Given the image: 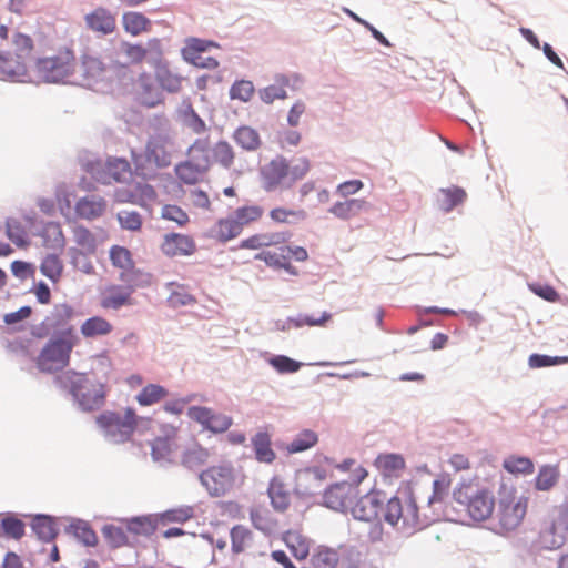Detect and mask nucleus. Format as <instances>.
<instances>
[{"instance_id": "obj_53", "label": "nucleus", "mask_w": 568, "mask_h": 568, "mask_svg": "<svg viewBox=\"0 0 568 568\" xmlns=\"http://www.w3.org/2000/svg\"><path fill=\"white\" fill-rule=\"evenodd\" d=\"M337 562V552L326 546H320L318 550L311 557L313 568H336Z\"/></svg>"}, {"instance_id": "obj_44", "label": "nucleus", "mask_w": 568, "mask_h": 568, "mask_svg": "<svg viewBox=\"0 0 568 568\" xmlns=\"http://www.w3.org/2000/svg\"><path fill=\"white\" fill-rule=\"evenodd\" d=\"M159 523L166 525L170 523L184 524L194 517V508L190 505H182L176 508H170L156 514Z\"/></svg>"}, {"instance_id": "obj_30", "label": "nucleus", "mask_w": 568, "mask_h": 568, "mask_svg": "<svg viewBox=\"0 0 568 568\" xmlns=\"http://www.w3.org/2000/svg\"><path fill=\"white\" fill-rule=\"evenodd\" d=\"M213 48H221V45L219 42L211 39L189 37L185 39V44L181 49V55L184 61H193L201 57L202 53Z\"/></svg>"}, {"instance_id": "obj_43", "label": "nucleus", "mask_w": 568, "mask_h": 568, "mask_svg": "<svg viewBox=\"0 0 568 568\" xmlns=\"http://www.w3.org/2000/svg\"><path fill=\"white\" fill-rule=\"evenodd\" d=\"M101 532L109 548L112 550L124 546H131L126 532L120 526L105 524L102 526Z\"/></svg>"}, {"instance_id": "obj_8", "label": "nucleus", "mask_w": 568, "mask_h": 568, "mask_svg": "<svg viewBox=\"0 0 568 568\" xmlns=\"http://www.w3.org/2000/svg\"><path fill=\"white\" fill-rule=\"evenodd\" d=\"M186 415L190 419L197 423L203 432H210L214 435L227 432L233 425L232 416L216 412L207 406L192 405L187 408Z\"/></svg>"}, {"instance_id": "obj_36", "label": "nucleus", "mask_w": 568, "mask_h": 568, "mask_svg": "<svg viewBox=\"0 0 568 568\" xmlns=\"http://www.w3.org/2000/svg\"><path fill=\"white\" fill-rule=\"evenodd\" d=\"M112 324L100 315L87 318L80 326V333L85 338L104 336L112 332Z\"/></svg>"}, {"instance_id": "obj_29", "label": "nucleus", "mask_w": 568, "mask_h": 568, "mask_svg": "<svg viewBox=\"0 0 568 568\" xmlns=\"http://www.w3.org/2000/svg\"><path fill=\"white\" fill-rule=\"evenodd\" d=\"M154 75L162 90L169 93H176L181 90L184 78L173 73L165 60L154 65Z\"/></svg>"}, {"instance_id": "obj_19", "label": "nucleus", "mask_w": 568, "mask_h": 568, "mask_svg": "<svg viewBox=\"0 0 568 568\" xmlns=\"http://www.w3.org/2000/svg\"><path fill=\"white\" fill-rule=\"evenodd\" d=\"M133 293L132 285L111 284L105 290V295L101 300V306L120 310L122 306L132 305Z\"/></svg>"}, {"instance_id": "obj_28", "label": "nucleus", "mask_w": 568, "mask_h": 568, "mask_svg": "<svg viewBox=\"0 0 568 568\" xmlns=\"http://www.w3.org/2000/svg\"><path fill=\"white\" fill-rule=\"evenodd\" d=\"M156 514L133 516L126 519V531L136 536L150 537L159 526Z\"/></svg>"}, {"instance_id": "obj_13", "label": "nucleus", "mask_w": 568, "mask_h": 568, "mask_svg": "<svg viewBox=\"0 0 568 568\" xmlns=\"http://www.w3.org/2000/svg\"><path fill=\"white\" fill-rule=\"evenodd\" d=\"M290 173V162L282 155L277 154L267 164L260 169V175L263 180V189L266 192L274 191Z\"/></svg>"}, {"instance_id": "obj_58", "label": "nucleus", "mask_w": 568, "mask_h": 568, "mask_svg": "<svg viewBox=\"0 0 568 568\" xmlns=\"http://www.w3.org/2000/svg\"><path fill=\"white\" fill-rule=\"evenodd\" d=\"M254 93L253 82L250 80L241 79L235 80L229 91L231 100H239L241 102H247L251 100Z\"/></svg>"}, {"instance_id": "obj_40", "label": "nucleus", "mask_w": 568, "mask_h": 568, "mask_svg": "<svg viewBox=\"0 0 568 568\" xmlns=\"http://www.w3.org/2000/svg\"><path fill=\"white\" fill-rule=\"evenodd\" d=\"M375 466L381 469L384 476L403 470L406 466L405 458L399 453H381L375 458Z\"/></svg>"}, {"instance_id": "obj_32", "label": "nucleus", "mask_w": 568, "mask_h": 568, "mask_svg": "<svg viewBox=\"0 0 568 568\" xmlns=\"http://www.w3.org/2000/svg\"><path fill=\"white\" fill-rule=\"evenodd\" d=\"M281 539L296 560L301 561L308 557V539L304 537L301 532L288 529L282 534Z\"/></svg>"}, {"instance_id": "obj_37", "label": "nucleus", "mask_w": 568, "mask_h": 568, "mask_svg": "<svg viewBox=\"0 0 568 568\" xmlns=\"http://www.w3.org/2000/svg\"><path fill=\"white\" fill-rule=\"evenodd\" d=\"M503 468L510 475L528 476L535 471L534 460L528 456L509 455L503 462Z\"/></svg>"}, {"instance_id": "obj_54", "label": "nucleus", "mask_w": 568, "mask_h": 568, "mask_svg": "<svg viewBox=\"0 0 568 568\" xmlns=\"http://www.w3.org/2000/svg\"><path fill=\"white\" fill-rule=\"evenodd\" d=\"M109 258L111 261L112 266L115 268L122 270V272L128 267L132 266L133 258L130 250L122 245H112L109 250Z\"/></svg>"}, {"instance_id": "obj_27", "label": "nucleus", "mask_w": 568, "mask_h": 568, "mask_svg": "<svg viewBox=\"0 0 568 568\" xmlns=\"http://www.w3.org/2000/svg\"><path fill=\"white\" fill-rule=\"evenodd\" d=\"M560 469L558 464H542L538 468V473L532 480L535 490L549 491L560 479Z\"/></svg>"}, {"instance_id": "obj_7", "label": "nucleus", "mask_w": 568, "mask_h": 568, "mask_svg": "<svg viewBox=\"0 0 568 568\" xmlns=\"http://www.w3.org/2000/svg\"><path fill=\"white\" fill-rule=\"evenodd\" d=\"M199 481L206 489L210 497H222L234 483L233 466L230 463L209 466L199 473Z\"/></svg>"}, {"instance_id": "obj_14", "label": "nucleus", "mask_w": 568, "mask_h": 568, "mask_svg": "<svg viewBox=\"0 0 568 568\" xmlns=\"http://www.w3.org/2000/svg\"><path fill=\"white\" fill-rule=\"evenodd\" d=\"M398 494L407 504V511L402 516L403 525L410 530V532L424 529L427 524L423 523L419 518V507L415 497L413 481H402L398 487Z\"/></svg>"}, {"instance_id": "obj_55", "label": "nucleus", "mask_w": 568, "mask_h": 568, "mask_svg": "<svg viewBox=\"0 0 568 568\" xmlns=\"http://www.w3.org/2000/svg\"><path fill=\"white\" fill-rule=\"evenodd\" d=\"M252 536L253 534L247 527L243 525L233 526L230 530L232 552L235 555L243 552L245 549V541L251 539Z\"/></svg>"}, {"instance_id": "obj_9", "label": "nucleus", "mask_w": 568, "mask_h": 568, "mask_svg": "<svg viewBox=\"0 0 568 568\" xmlns=\"http://www.w3.org/2000/svg\"><path fill=\"white\" fill-rule=\"evenodd\" d=\"M528 497L521 496L515 501L514 493L510 491L499 498L498 517L501 529L513 531L521 524L527 513Z\"/></svg>"}, {"instance_id": "obj_35", "label": "nucleus", "mask_w": 568, "mask_h": 568, "mask_svg": "<svg viewBox=\"0 0 568 568\" xmlns=\"http://www.w3.org/2000/svg\"><path fill=\"white\" fill-rule=\"evenodd\" d=\"M2 536L8 539L20 540L26 535V524L16 513L7 511L2 514L0 520Z\"/></svg>"}, {"instance_id": "obj_42", "label": "nucleus", "mask_w": 568, "mask_h": 568, "mask_svg": "<svg viewBox=\"0 0 568 568\" xmlns=\"http://www.w3.org/2000/svg\"><path fill=\"white\" fill-rule=\"evenodd\" d=\"M169 395V389L160 384L150 383L142 387L135 399L140 406H151Z\"/></svg>"}, {"instance_id": "obj_24", "label": "nucleus", "mask_w": 568, "mask_h": 568, "mask_svg": "<svg viewBox=\"0 0 568 568\" xmlns=\"http://www.w3.org/2000/svg\"><path fill=\"white\" fill-rule=\"evenodd\" d=\"M371 204L364 199H347L335 202L328 212L335 217L347 221L363 211H368Z\"/></svg>"}, {"instance_id": "obj_1", "label": "nucleus", "mask_w": 568, "mask_h": 568, "mask_svg": "<svg viewBox=\"0 0 568 568\" xmlns=\"http://www.w3.org/2000/svg\"><path fill=\"white\" fill-rule=\"evenodd\" d=\"M73 316L74 308L68 303L55 304L50 312L53 331L36 358L41 373H57L70 365L72 349L79 342L74 326L69 325Z\"/></svg>"}, {"instance_id": "obj_46", "label": "nucleus", "mask_w": 568, "mask_h": 568, "mask_svg": "<svg viewBox=\"0 0 568 568\" xmlns=\"http://www.w3.org/2000/svg\"><path fill=\"white\" fill-rule=\"evenodd\" d=\"M6 235L20 248H24L30 244V239L24 227L13 217H8L6 220Z\"/></svg>"}, {"instance_id": "obj_34", "label": "nucleus", "mask_w": 568, "mask_h": 568, "mask_svg": "<svg viewBox=\"0 0 568 568\" xmlns=\"http://www.w3.org/2000/svg\"><path fill=\"white\" fill-rule=\"evenodd\" d=\"M122 27L132 37L150 31L152 21L142 12L125 11L122 14Z\"/></svg>"}, {"instance_id": "obj_51", "label": "nucleus", "mask_w": 568, "mask_h": 568, "mask_svg": "<svg viewBox=\"0 0 568 568\" xmlns=\"http://www.w3.org/2000/svg\"><path fill=\"white\" fill-rule=\"evenodd\" d=\"M402 499L403 497L397 491L386 501V504L384 503L383 518L384 521L390 525L392 527H395L403 516Z\"/></svg>"}, {"instance_id": "obj_4", "label": "nucleus", "mask_w": 568, "mask_h": 568, "mask_svg": "<svg viewBox=\"0 0 568 568\" xmlns=\"http://www.w3.org/2000/svg\"><path fill=\"white\" fill-rule=\"evenodd\" d=\"M151 417L139 416L131 406L124 408L123 416L115 410H103L95 417V423L106 438L119 436L118 443L131 440L139 426H146Z\"/></svg>"}, {"instance_id": "obj_3", "label": "nucleus", "mask_w": 568, "mask_h": 568, "mask_svg": "<svg viewBox=\"0 0 568 568\" xmlns=\"http://www.w3.org/2000/svg\"><path fill=\"white\" fill-rule=\"evenodd\" d=\"M495 507V497L486 487H479L471 480L463 479L453 489L452 500L446 501L444 514L449 521H460V513H465L474 521L488 519Z\"/></svg>"}, {"instance_id": "obj_61", "label": "nucleus", "mask_w": 568, "mask_h": 568, "mask_svg": "<svg viewBox=\"0 0 568 568\" xmlns=\"http://www.w3.org/2000/svg\"><path fill=\"white\" fill-rule=\"evenodd\" d=\"M73 233L78 245L85 247L89 254L95 253L97 240L87 226L79 224L73 229Z\"/></svg>"}, {"instance_id": "obj_18", "label": "nucleus", "mask_w": 568, "mask_h": 568, "mask_svg": "<svg viewBox=\"0 0 568 568\" xmlns=\"http://www.w3.org/2000/svg\"><path fill=\"white\" fill-rule=\"evenodd\" d=\"M70 523L64 527V532L73 537L83 547H95L99 544V537L88 520L77 517H70Z\"/></svg>"}, {"instance_id": "obj_22", "label": "nucleus", "mask_w": 568, "mask_h": 568, "mask_svg": "<svg viewBox=\"0 0 568 568\" xmlns=\"http://www.w3.org/2000/svg\"><path fill=\"white\" fill-rule=\"evenodd\" d=\"M568 532V497L560 504L558 508L557 519L551 524L549 534L552 536L551 541L547 546L549 549L560 548L565 540V534Z\"/></svg>"}, {"instance_id": "obj_17", "label": "nucleus", "mask_w": 568, "mask_h": 568, "mask_svg": "<svg viewBox=\"0 0 568 568\" xmlns=\"http://www.w3.org/2000/svg\"><path fill=\"white\" fill-rule=\"evenodd\" d=\"M89 30L102 36L111 34L116 28V21L111 11L104 7H98L84 16Z\"/></svg>"}, {"instance_id": "obj_26", "label": "nucleus", "mask_w": 568, "mask_h": 568, "mask_svg": "<svg viewBox=\"0 0 568 568\" xmlns=\"http://www.w3.org/2000/svg\"><path fill=\"white\" fill-rule=\"evenodd\" d=\"M210 452L201 444L195 443L192 448H186L181 455V465L190 471L199 475L202 467L207 463Z\"/></svg>"}, {"instance_id": "obj_16", "label": "nucleus", "mask_w": 568, "mask_h": 568, "mask_svg": "<svg viewBox=\"0 0 568 568\" xmlns=\"http://www.w3.org/2000/svg\"><path fill=\"white\" fill-rule=\"evenodd\" d=\"M27 516L31 517L30 528L39 541L43 544L55 541L60 535V527L55 516L44 513Z\"/></svg>"}, {"instance_id": "obj_41", "label": "nucleus", "mask_w": 568, "mask_h": 568, "mask_svg": "<svg viewBox=\"0 0 568 568\" xmlns=\"http://www.w3.org/2000/svg\"><path fill=\"white\" fill-rule=\"evenodd\" d=\"M39 268L43 276L55 284L62 276L64 265L58 253H49L42 258Z\"/></svg>"}, {"instance_id": "obj_11", "label": "nucleus", "mask_w": 568, "mask_h": 568, "mask_svg": "<svg viewBox=\"0 0 568 568\" xmlns=\"http://www.w3.org/2000/svg\"><path fill=\"white\" fill-rule=\"evenodd\" d=\"M385 494L382 490L372 488L366 494H358L351 514L354 519L371 523L379 518L383 511Z\"/></svg>"}, {"instance_id": "obj_62", "label": "nucleus", "mask_w": 568, "mask_h": 568, "mask_svg": "<svg viewBox=\"0 0 568 568\" xmlns=\"http://www.w3.org/2000/svg\"><path fill=\"white\" fill-rule=\"evenodd\" d=\"M528 288L531 293L549 303L558 302L560 298L558 291L549 283L531 282L528 283Z\"/></svg>"}, {"instance_id": "obj_48", "label": "nucleus", "mask_w": 568, "mask_h": 568, "mask_svg": "<svg viewBox=\"0 0 568 568\" xmlns=\"http://www.w3.org/2000/svg\"><path fill=\"white\" fill-rule=\"evenodd\" d=\"M440 191L444 194V199L439 207L445 213H448L458 205L463 204L467 197L466 191L457 185L447 189H442Z\"/></svg>"}, {"instance_id": "obj_25", "label": "nucleus", "mask_w": 568, "mask_h": 568, "mask_svg": "<svg viewBox=\"0 0 568 568\" xmlns=\"http://www.w3.org/2000/svg\"><path fill=\"white\" fill-rule=\"evenodd\" d=\"M41 236L43 244L52 250H58L60 253L65 246V236L63 234L60 222L49 221L42 223L41 229L37 232Z\"/></svg>"}, {"instance_id": "obj_20", "label": "nucleus", "mask_w": 568, "mask_h": 568, "mask_svg": "<svg viewBox=\"0 0 568 568\" xmlns=\"http://www.w3.org/2000/svg\"><path fill=\"white\" fill-rule=\"evenodd\" d=\"M251 446L256 462L270 465L276 459V453L272 447V436L266 429L257 430L251 437Z\"/></svg>"}, {"instance_id": "obj_45", "label": "nucleus", "mask_w": 568, "mask_h": 568, "mask_svg": "<svg viewBox=\"0 0 568 568\" xmlns=\"http://www.w3.org/2000/svg\"><path fill=\"white\" fill-rule=\"evenodd\" d=\"M267 363L281 375L294 374L304 365V363L284 354L272 355Z\"/></svg>"}, {"instance_id": "obj_10", "label": "nucleus", "mask_w": 568, "mask_h": 568, "mask_svg": "<svg viewBox=\"0 0 568 568\" xmlns=\"http://www.w3.org/2000/svg\"><path fill=\"white\" fill-rule=\"evenodd\" d=\"M355 495L346 481H335L327 485L323 491L322 500L317 503L329 510L346 515L355 504Z\"/></svg>"}, {"instance_id": "obj_31", "label": "nucleus", "mask_w": 568, "mask_h": 568, "mask_svg": "<svg viewBox=\"0 0 568 568\" xmlns=\"http://www.w3.org/2000/svg\"><path fill=\"white\" fill-rule=\"evenodd\" d=\"M174 172L182 183L195 185L201 180L200 175L207 172V163L194 164L192 160H184L175 164Z\"/></svg>"}, {"instance_id": "obj_39", "label": "nucleus", "mask_w": 568, "mask_h": 568, "mask_svg": "<svg viewBox=\"0 0 568 568\" xmlns=\"http://www.w3.org/2000/svg\"><path fill=\"white\" fill-rule=\"evenodd\" d=\"M318 443V435L313 429H302L298 432L291 443L286 446V452L290 455L298 454L308 450Z\"/></svg>"}, {"instance_id": "obj_47", "label": "nucleus", "mask_w": 568, "mask_h": 568, "mask_svg": "<svg viewBox=\"0 0 568 568\" xmlns=\"http://www.w3.org/2000/svg\"><path fill=\"white\" fill-rule=\"evenodd\" d=\"M145 160L153 162L156 168L164 169L171 164V155L165 148L153 141H149L145 146Z\"/></svg>"}, {"instance_id": "obj_56", "label": "nucleus", "mask_w": 568, "mask_h": 568, "mask_svg": "<svg viewBox=\"0 0 568 568\" xmlns=\"http://www.w3.org/2000/svg\"><path fill=\"white\" fill-rule=\"evenodd\" d=\"M212 155L215 162L223 168L230 169L234 162V151L231 144L225 140H220L212 148Z\"/></svg>"}, {"instance_id": "obj_5", "label": "nucleus", "mask_w": 568, "mask_h": 568, "mask_svg": "<svg viewBox=\"0 0 568 568\" xmlns=\"http://www.w3.org/2000/svg\"><path fill=\"white\" fill-rule=\"evenodd\" d=\"M110 68L100 55L88 47L80 50L77 60L75 74L80 77V84L91 90H112V77L109 75Z\"/></svg>"}, {"instance_id": "obj_38", "label": "nucleus", "mask_w": 568, "mask_h": 568, "mask_svg": "<svg viewBox=\"0 0 568 568\" xmlns=\"http://www.w3.org/2000/svg\"><path fill=\"white\" fill-rule=\"evenodd\" d=\"M233 140L245 151H255L261 144V136L257 130L248 125H240L233 132Z\"/></svg>"}, {"instance_id": "obj_21", "label": "nucleus", "mask_w": 568, "mask_h": 568, "mask_svg": "<svg viewBox=\"0 0 568 568\" xmlns=\"http://www.w3.org/2000/svg\"><path fill=\"white\" fill-rule=\"evenodd\" d=\"M106 210V201L99 196L95 199L94 196H82L80 197L74 205L75 216L83 220H95L103 215Z\"/></svg>"}, {"instance_id": "obj_33", "label": "nucleus", "mask_w": 568, "mask_h": 568, "mask_svg": "<svg viewBox=\"0 0 568 568\" xmlns=\"http://www.w3.org/2000/svg\"><path fill=\"white\" fill-rule=\"evenodd\" d=\"M267 496L275 511L284 513L290 507V494L285 490L284 483L277 476L271 478L267 487Z\"/></svg>"}, {"instance_id": "obj_2", "label": "nucleus", "mask_w": 568, "mask_h": 568, "mask_svg": "<svg viewBox=\"0 0 568 568\" xmlns=\"http://www.w3.org/2000/svg\"><path fill=\"white\" fill-rule=\"evenodd\" d=\"M53 374L54 386L61 393L70 395L79 410L90 413L104 406L108 396L106 383L94 374L64 368Z\"/></svg>"}, {"instance_id": "obj_23", "label": "nucleus", "mask_w": 568, "mask_h": 568, "mask_svg": "<svg viewBox=\"0 0 568 568\" xmlns=\"http://www.w3.org/2000/svg\"><path fill=\"white\" fill-rule=\"evenodd\" d=\"M139 84L141 87V92L139 95V103L146 108H155L164 101V97L162 93V89L159 90L150 73L142 72L139 75Z\"/></svg>"}, {"instance_id": "obj_6", "label": "nucleus", "mask_w": 568, "mask_h": 568, "mask_svg": "<svg viewBox=\"0 0 568 568\" xmlns=\"http://www.w3.org/2000/svg\"><path fill=\"white\" fill-rule=\"evenodd\" d=\"M36 69L45 83H65V78L75 74L77 58L71 48L63 47L55 55L38 58Z\"/></svg>"}, {"instance_id": "obj_49", "label": "nucleus", "mask_w": 568, "mask_h": 568, "mask_svg": "<svg viewBox=\"0 0 568 568\" xmlns=\"http://www.w3.org/2000/svg\"><path fill=\"white\" fill-rule=\"evenodd\" d=\"M568 364V355H548L532 353L528 357V366L532 369Z\"/></svg>"}, {"instance_id": "obj_52", "label": "nucleus", "mask_w": 568, "mask_h": 568, "mask_svg": "<svg viewBox=\"0 0 568 568\" xmlns=\"http://www.w3.org/2000/svg\"><path fill=\"white\" fill-rule=\"evenodd\" d=\"M450 484V475L447 473H442L437 478H435L433 481V491L427 501L428 506L436 503H444L448 497Z\"/></svg>"}, {"instance_id": "obj_57", "label": "nucleus", "mask_w": 568, "mask_h": 568, "mask_svg": "<svg viewBox=\"0 0 568 568\" xmlns=\"http://www.w3.org/2000/svg\"><path fill=\"white\" fill-rule=\"evenodd\" d=\"M217 224L221 227L222 226L226 227V231H223L222 229L220 230L219 241L221 243H226L230 240L237 237L243 230V226L241 225V223L237 221V219L234 215L220 219L217 221Z\"/></svg>"}, {"instance_id": "obj_63", "label": "nucleus", "mask_w": 568, "mask_h": 568, "mask_svg": "<svg viewBox=\"0 0 568 568\" xmlns=\"http://www.w3.org/2000/svg\"><path fill=\"white\" fill-rule=\"evenodd\" d=\"M263 207L256 204L243 205L234 211V216L241 223L242 226L257 221L263 215Z\"/></svg>"}, {"instance_id": "obj_60", "label": "nucleus", "mask_w": 568, "mask_h": 568, "mask_svg": "<svg viewBox=\"0 0 568 568\" xmlns=\"http://www.w3.org/2000/svg\"><path fill=\"white\" fill-rule=\"evenodd\" d=\"M170 435L156 436L150 442L151 457L154 462L164 460L172 452Z\"/></svg>"}, {"instance_id": "obj_12", "label": "nucleus", "mask_w": 568, "mask_h": 568, "mask_svg": "<svg viewBox=\"0 0 568 568\" xmlns=\"http://www.w3.org/2000/svg\"><path fill=\"white\" fill-rule=\"evenodd\" d=\"M0 80L10 83L31 82L23 54L0 50Z\"/></svg>"}, {"instance_id": "obj_64", "label": "nucleus", "mask_w": 568, "mask_h": 568, "mask_svg": "<svg viewBox=\"0 0 568 568\" xmlns=\"http://www.w3.org/2000/svg\"><path fill=\"white\" fill-rule=\"evenodd\" d=\"M184 124L194 133L201 134L206 131L205 121L194 110L192 103H187L183 111Z\"/></svg>"}, {"instance_id": "obj_15", "label": "nucleus", "mask_w": 568, "mask_h": 568, "mask_svg": "<svg viewBox=\"0 0 568 568\" xmlns=\"http://www.w3.org/2000/svg\"><path fill=\"white\" fill-rule=\"evenodd\" d=\"M161 251L168 257L190 256L196 252V243L191 235L170 232L163 236Z\"/></svg>"}, {"instance_id": "obj_50", "label": "nucleus", "mask_w": 568, "mask_h": 568, "mask_svg": "<svg viewBox=\"0 0 568 568\" xmlns=\"http://www.w3.org/2000/svg\"><path fill=\"white\" fill-rule=\"evenodd\" d=\"M119 277L125 285H132L134 292L136 287H145L150 285V274L136 268L134 262L132 263V266H128L123 272H121Z\"/></svg>"}, {"instance_id": "obj_59", "label": "nucleus", "mask_w": 568, "mask_h": 568, "mask_svg": "<svg viewBox=\"0 0 568 568\" xmlns=\"http://www.w3.org/2000/svg\"><path fill=\"white\" fill-rule=\"evenodd\" d=\"M116 220L122 230L138 232L143 226V217L138 211H120Z\"/></svg>"}]
</instances>
